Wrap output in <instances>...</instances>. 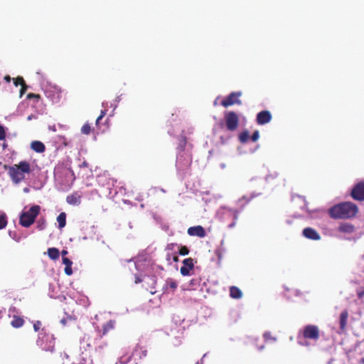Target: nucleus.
Returning a JSON list of instances; mask_svg holds the SVG:
<instances>
[{"label": "nucleus", "mask_w": 364, "mask_h": 364, "mask_svg": "<svg viewBox=\"0 0 364 364\" xmlns=\"http://www.w3.org/2000/svg\"><path fill=\"white\" fill-rule=\"evenodd\" d=\"M36 343L43 350L50 352L54 350L55 343L53 335L48 334L43 331L41 332L38 334Z\"/></svg>", "instance_id": "6"}, {"label": "nucleus", "mask_w": 364, "mask_h": 364, "mask_svg": "<svg viewBox=\"0 0 364 364\" xmlns=\"http://www.w3.org/2000/svg\"><path fill=\"white\" fill-rule=\"evenodd\" d=\"M6 137L5 129L3 126L0 125V140H4Z\"/></svg>", "instance_id": "36"}, {"label": "nucleus", "mask_w": 364, "mask_h": 364, "mask_svg": "<svg viewBox=\"0 0 364 364\" xmlns=\"http://www.w3.org/2000/svg\"><path fill=\"white\" fill-rule=\"evenodd\" d=\"M7 225V217L4 213H0V230L6 228Z\"/></svg>", "instance_id": "28"}, {"label": "nucleus", "mask_w": 364, "mask_h": 364, "mask_svg": "<svg viewBox=\"0 0 364 364\" xmlns=\"http://www.w3.org/2000/svg\"><path fill=\"white\" fill-rule=\"evenodd\" d=\"M223 210H227L228 212L233 215L234 221L228 225V227L230 228H233L236 224V220H237L239 212L235 209L228 208L226 207H221L220 210L218 211V213H220V211Z\"/></svg>", "instance_id": "18"}, {"label": "nucleus", "mask_w": 364, "mask_h": 364, "mask_svg": "<svg viewBox=\"0 0 364 364\" xmlns=\"http://www.w3.org/2000/svg\"><path fill=\"white\" fill-rule=\"evenodd\" d=\"M14 82L16 86H18L19 85H21L25 83L23 77H18L17 78L14 79Z\"/></svg>", "instance_id": "33"}, {"label": "nucleus", "mask_w": 364, "mask_h": 364, "mask_svg": "<svg viewBox=\"0 0 364 364\" xmlns=\"http://www.w3.org/2000/svg\"><path fill=\"white\" fill-rule=\"evenodd\" d=\"M68 254V251L65 250H63L62 252H61V255L63 257H65L66 255Z\"/></svg>", "instance_id": "50"}, {"label": "nucleus", "mask_w": 364, "mask_h": 364, "mask_svg": "<svg viewBox=\"0 0 364 364\" xmlns=\"http://www.w3.org/2000/svg\"><path fill=\"white\" fill-rule=\"evenodd\" d=\"M304 337L299 338L298 343L301 346H309V343L306 341V339H311L314 341H317L319 338V330L316 326L308 325L306 326L303 332Z\"/></svg>", "instance_id": "5"}, {"label": "nucleus", "mask_w": 364, "mask_h": 364, "mask_svg": "<svg viewBox=\"0 0 364 364\" xmlns=\"http://www.w3.org/2000/svg\"><path fill=\"white\" fill-rule=\"evenodd\" d=\"M48 129H49L50 131H52V132H56V127H55V125H50V126L48 127Z\"/></svg>", "instance_id": "48"}, {"label": "nucleus", "mask_w": 364, "mask_h": 364, "mask_svg": "<svg viewBox=\"0 0 364 364\" xmlns=\"http://www.w3.org/2000/svg\"><path fill=\"white\" fill-rule=\"evenodd\" d=\"M264 346H258V347H257V349H258L259 350H263V349H264Z\"/></svg>", "instance_id": "53"}, {"label": "nucleus", "mask_w": 364, "mask_h": 364, "mask_svg": "<svg viewBox=\"0 0 364 364\" xmlns=\"http://www.w3.org/2000/svg\"><path fill=\"white\" fill-rule=\"evenodd\" d=\"M42 88L46 96L53 102H58L60 101L61 97V90L58 86L46 82V84L42 85Z\"/></svg>", "instance_id": "7"}, {"label": "nucleus", "mask_w": 364, "mask_h": 364, "mask_svg": "<svg viewBox=\"0 0 364 364\" xmlns=\"http://www.w3.org/2000/svg\"><path fill=\"white\" fill-rule=\"evenodd\" d=\"M4 79H5L7 82H10V80H11V77H10L9 76H6V77H4Z\"/></svg>", "instance_id": "52"}, {"label": "nucleus", "mask_w": 364, "mask_h": 364, "mask_svg": "<svg viewBox=\"0 0 364 364\" xmlns=\"http://www.w3.org/2000/svg\"><path fill=\"white\" fill-rule=\"evenodd\" d=\"M188 252H189V250L186 247H181V249L179 250V254L181 255H186L188 254Z\"/></svg>", "instance_id": "37"}, {"label": "nucleus", "mask_w": 364, "mask_h": 364, "mask_svg": "<svg viewBox=\"0 0 364 364\" xmlns=\"http://www.w3.org/2000/svg\"><path fill=\"white\" fill-rule=\"evenodd\" d=\"M259 137V131L256 130V131H255V132L253 133L252 136H251V139L253 141H256L258 140Z\"/></svg>", "instance_id": "38"}, {"label": "nucleus", "mask_w": 364, "mask_h": 364, "mask_svg": "<svg viewBox=\"0 0 364 364\" xmlns=\"http://www.w3.org/2000/svg\"><path fill=\"white\" fill-rule=\"evenodd\" d=\"M82 196L77 192L68 195L66 197V202L71 205H79L81 203Z\"/></svg>", "instance_id": "15"}, {"label": "nucleus", "mask_w": 364, "mask_h": 364, "mask_svg": "<svg viewBox=\"0 0 364 364\" xmlns=\"http://www.w3.org/2000/svg\"><path fill=\"white\" fill-rule=\"evenodd\" d=\"M65 273L70 276L73 274L72 266H68L65 267Z\"/></svg>", "instance_id": "39"}, {"label": "nucleus", "mask_w": 364, "mask_h": 364, "mask_svg": "<svg viewBox=\"0 0 364 364\" xmlns=\"http://www.w3.org/2000/svg\"><path fill=\"white\" fill-rule=\"evenodd\" d=\"M37 119V116L36 115H34V114H31L29 115L28 117H27V120L28 121H31L32 119Z\"/></svg>", "instance_id": "46"}, {"label": "nucleus", "mask_w": 364, "mask_h": 364, "mask_svg": "<svg viewBox=\"0 0 364 364\" xmlns=\"http://www.w3.org/2000/svg\"><path fill=\"white\" fill-rule=\"evenodd\" d=\"M230 295L233 299H240L242 293L237 287H231L230 289Z\"/></svg>", "instance_id": "20"}, {"label": "nucleus", "mask_w": 364, "mask_h": 364, "mask_svg": "<svg viewBox=\"0 0 364 364\" xmlns=\"http://www.w3.org/2000/svg\"><path fill=\"white\" fill-rule=\"evenodd\" d=\"M57 221L58 223V228L60 229L64 228L66 224V214L65 213L63 212L60 213L58 216L57 217Z\"/></svg>", "instance_id": "23"}, {"label": "nucleus", "mask_w": 364, "mask_h": 364, "mask_svg": "<svg viewBox=\"0 0 364 364\" xmlns=\"http://www.w3.org/2000/svg\"><path fill=\"white\" fill-rule=\"evenodd\" d=\"M241 95L242 92L240 91L231 92L225 100L222 101L221 105L225 107H228L235 104L241 105L242 102L240 100V97Z\"/></svg>", "instance_id": "10"}, {"label": "nucleus", "mask_w": 364, "mask_h": 364, "mask_svg": "<svg viewBox=\"0 0 364 364\" xmlns=\"http://www.w3.org/2000/svg\"><path fill=\"white\" fill-rule=\"evenodd\" d=\"M183 267H188V269H192L193 268V265H194L193 259L191 258L185 259L183 261Z\"/></svg>", "instance_id": "29"}, {"label": "nucleus", "mask_w": 364, "mask_h": 364, "mask_svg": "<svg viewBox=\"0 0 364 364\" xmlns=\"http://www.w3.org/2000/svg\"><path fill=\"white\" fill-rule=\"evenodd\" d=\"M115 325V321L113 320H109L107 323H106L103 326V332L102 334L105 335L109 331L114 328Z\"/></svg>", "instance_id": "26"}, {"label": "nucleus", "mask_w": 364, "mask_h": 364, "mask_svg": "<svg viewBox=\"0 0 364 364\" xmlns=\"http://www.w3.org/2000/svg\"><path fill=\"white\" fill-rule=\"evenodd\" d=\"M303 235L310 240H319L321 236L314 229L311 228H306L303 230Z\"/></svg>", "instance_id": "14"}, {"label": "nucleus", "mask_w": 364, "mask_h": 364, "mask_svg": "<svg viewBox=\"0 0 364 364\" xmlns=\"http://www.w3.org/2000/svg\"><path fill=\"white\" fill-rule=\"evenodd\" d=\"M30 164L26 161H21L18 164L11 166L9 174L15 184H18L25 178V174L31 172Z\"/></svg>", "instance_id": "3"}, {"label": "nucleus", "mask_w": 364, "mask_h": 364, "mask_svg": "<svg viewBox=\"0 0 364 364\" xmlns=\"http://www.w3.org/2000/svg\"><path fill=\"white\" fill-rule=\"evenodd\" d=\"M46 228V221L42 220L41 222H39L38 224V228L39 230H43Z\"/></svg>", "instance_id": "42"}, {"label": "nucleus", "mask_w": 364, "mask_h": 364, "mask_svg": "<svg viewBox=\"0 0 364 364\" xmlns=\"http://www.w3.org/2000/svg\"><path fill=\"white\" fill-rule=\"evenodd\" d=\"M352 197L358 200H364V181L358 183L352 191Z\"/></svg>", "instance_id": "11"}, {"label": "nucleus", "mask_w": 364, "mask_h": 364, "mask_svg": "<svg viewBox=\"0 0 364 364\" xmlns=\"http://www.w3.org/2000/svg\"><path fill=\"white\" fill-rule=\"evenodd\" d=\"M186 145V140L185 138L182 137L178 147V152L176 159V167L181 174L185 173L192 161L191 154L188 151L185 150Z\"/></svg>", "instance_id": "2"}, {"label": "nucleus", "mask_w": 364, "mask_h": 364, "mask_svg": "<svg viewBox=\"0 0 364 364\" xmlns=\"http://www.w3.org/2000/svg\"><path fill=\"white\" fill-rule=\"evenodd\" d=\"M41 208L38 205L31 206L28 210L25 208L20 215V224L25 228L30 227L40 213Z\"/></svg>", "instance_id": "4"}, {"label": "nucleus", "mask_w": 364, "mask_h": 364, "mask_svg": "<svg viewBox=\"0 0 364 364\" xmlns=\"http://www.w3.org/2000/svg\"><path fill=\"white\" fill-rule=\"evenodd\" d=\"M188 234L191 236L204 237L205 236V231L202 226H193L188 229Z\"/></svg>", "instance_id": "13"}, {"label": "nucleus", "mask_w": 364, "mask_h": 364, "mask_svg": "<svg viewBox=\"0 0 364 364\" xmlns=\"http://www.w3.org/2000/svg\"><path fill=\"white\" fill-rule=\"evenodd\" d=\"M134 275H135V283L136 284H138V283H140L142 282L141 274H135Z\"/></svg>", "instance_id": "40"}, {"label": "nucleus", "mask_w": 364, "mask_h": 364, "mask_svg": "<svg viewBox=\"0 0 364 364\" xmlns=\"http://www.w3.org/2000/svg\"><path fill=\"white\" fill-rule=\"evenodd\" d=\"M41 323L40 321H36L33 324V328H34L35 331H39V329L41 328Z\"/></svg>", "instance_id": "41"}, {"label": "nucleus", "mask_w": 364, "mask_h": 364, "mask_svg": "<svg viewBox=\"0 0 364 364\" xmlns=\"http://www.w3.org/2000/svg\"><path fill=\"white\" fill-rule=\"evenodd\" d=\"M146 266L145 260L141 259L138 257L134 262V267L136 271L143 272Z\"/></svg>", "instance_id": "22"}, {"label": "nucleus", "mask_w": 364, "mask_h": 364, "mask_svg": "<svg viewBox=\"0 0 364 364\" xmlns=\"http://www.w3.org/2000/svg\"><path fill=\"white\" fill-rule=\"evenodd\" d=\"M357 295L359 299H362L364 296V288L357 291Z\"/></svg>", "instance_id": "44"}, {"label": "nucleus", "mask_w": 364, "mask_h": 364, "mask_svg": "<svg viewBox=\"0 0 364 364\" xmlns=\"http://www.w3.org/2000/svg\"><path fill=\"white\" fill-rule=\"evenodd\" d=\"M173 260H174L175 262H177V261H178V257H177V256H175V257H173Z\"/></svg>", "instance_id": "57"}, {"label": "nucleus", "mask_w": 364, "mask_h": 364, "mask_svg": "<svg viewBox=\"0 0 364 364\" xmlns=\"http://www.w3.org/2000/svg\"><path fill=\"white\" fill-rule=\"evenodd\" d=\"M178 287V284L172 279H168L166 281V289H171L173 291Z\"/></svg>", "instance_id": "27"}, {"label": "nucleus", "mask_w": 364, "mask_h": 364, "mask_svg": "<svg viewBox=\"0 0 364 364\" xmlns=\"http://www.w3.org/2000/svg\"><path fill=\"white\" fill-rule=\"evenodd\" d=\"M358 207L351 202H344L335 205L329 209V214L332 218H350L356 215Z\"/></svg>", "instance_id": "1"}, {"label": "nucleus", "mask_w": 364, "mask_h": 364, "mask_svg": "<svg viewBox=\"0 0 364 364\" xmlns=\"http://www.w3.org/2000/svg\"><path fill=\"white\" fill-rule=\"evenodd\" d=\"M48 255L52 259H56L59 257V250L57 248L51 247L48 250Z\"/></svg>", "instance_id": "25"}, {"label": "nucleus", "mask_w": 364, "mask_h": 364, "mask_svg": "<svg viewBox=\"0 0 364 364\" xmlns=\"http://www.w3.org/2000/svg\"><path fill=\"white\" fill-rule=\"evenodd\" d=\"M196 364H203V358L200 360L197 361Z\"/></svg>", "instance_id": "56"}, {"label": "nucleus", "mask_w": 364, "mask_h": 364, "mask_svg": "<svg viewBox=\"0 0 364 364\" xmlns=\"http://www.w3.org/2000/svg\"><path fill=\"white\" fill-rule=\"evenodd\" d=\"M239 139H240V142H242V143L246 142L247 141V139H249L248 132L245 131V132H242L239 136Z\"/></svg>", "instance_id": "31"}, {"label": "nucleus", "mask_w": 364, "mask_h": 364, "mask_svg": "<svg viewBox=\"0 0 364 364\" xmlns=\"http://www.w3.org/2000/svg\"><path fill=\"white\" fill-rule=\"evenodd\" d=\"M191 269H188V267H181V274L183 276H187L189 274V271Z\"/></svg>", "instance_id": "34"}, {"label": "nucleus", "mask_w": 364, "mask_h": 364, "mask_svg": "<svg viewBox=\"0 0 364 364\" xmlns=\"http://www.w3.org/2000/svg\"><path fill=\"white\" fill-rule=\"evenodd\" d=\"M31 149L38 152V153H43L45 151V145L39 141H34L31 144Z\"/></svg>", "instance_id": "19"}, {"label": "nucleus", "mask_w": 364, "mask_h": 364, "mask_svg": "<svg viewBox=\"0 0 364 364\" xmlns=\"http://www.w3.org/2000/svg\"><path fill=\"white\" fill-rule=\"evenodd\" d=\"M61 322H62L63 323H65V320H63H63H61Z\"/></svg>", "instance_id": "58"}, {"label": "nucleus", "mask_w": 364, "mask_h": 364, "mask_svg": "<svg viewBox=\"0 0 364 364\" xmlns=\"http://www.w3.org/2000/svg\"><path fill=\"white\" fill-rule=\"evenodd\" d=\"M62 259L63 263L65 265V267L72 266L73 262L68 257H63Z\"/></svg>", "instance_id": "35"}, {"label": "nucleus", "mask_w": 364, "mask_h": 364, "mask_svg": "<svg viewBox=\"0 0 364 364\" xmlns=\"http://www.w3.org/2000/svg\"><path fill=\"white\" fill-rule=\"evenodd\" d=\"M27 97L29 98V99H31V98H33V97L38 98L39 95H36V94H33V93H29Z\"/></svg>", "instance_id": "45"}, {"label": "nucleus", "mask_w": 364, "mask_h": 364, "mask_svg": "<svg viewBox=\"0 0 364 364\" xmlns=\"http://www.w3.org/2000/svg\"><path fill=\"white\" fill-rule=\"evenodd\" d=\"M120 100H121L120 96H118V97H116V99L114 100V102H115L116 104H115V105H114V109H116V107H117V104L118 102H119V101H120Z\"/></svg>", "instance_id": "47"}, {"label": "nucleus", "mask_w": 364, "mask_h": 364, "mask_svg": "<svg viewBox=\"0 0 364 364\" xmlns=\"http://www.w3.org/2000/svg\"><path fill=\"white\" fill-rule=\"evenodd\" d=\"M220 166L221 168H225V164L222 163V164H220Z\"/></svg>", "instance_id": "55"}, {"label": "nucleus", "mask_w": 364, "mask_h": 364, "mask_svg": "<svg viewBox=\"0 0 364 364\" xmlns=\"http://www.w3.org/2000/svg\"><path fill=\"white\" fill-rule=\"evenodd\" d=\"M105 114H106V110H102L100 115L104 117Z\"/></svg>", "instance_id": "51"}, {"label": "nucleus", "mask_w": 364, "mask_h": 364, "mask_svg": "<svg viewBox=\"0 0 364 364\" xmlns=\"http://www.w3.org/2000/svg\"><path fill=\"white\" fill-rule=\"evenodd\" d=\"M65 176V182L64 183L60 178V176L58 175V173L55 174V181L59 184L58 188L63 191L69 190L71 188L73 181L74 180L73 174L70 171H66Z\"/></svg>", "instance_id": "8"}, {"label": "nucleus", "mask_w": 364, "mask_h": 364, "mask_svg": "<svg viewBox=\"0 0 364 364\" xmlns=\"http://www.w3.org/2000/svg\"><path fill=\"white\" fill-rule=\"evenodd\" d=\"M264 339L266 342H268L269 341L272 342L276 341V338L271 336V333L269 331H266L263 334Z\"/></svg>", "instance_id": "30"}, {"label": "nucleus", "mask_w": 364, "mask_h": 364, "mask_svg": "<svg viewBox=\"0 0 364 364\" xmlns=\"http://www.w3.org/2000/svg\"><path fill=\"white\" fill-rule=\"evenodd\" d=\"M26 89H27V86L25 83L21 85V89L20 90V97H22V95H23V93L25 92Z\"/></svg>", "instance_id": "43"}, {"label": "nucleus", "mask_w": 364, "mask_h": 364, "mask_svg": "<svg viewBox=\"0 0 364 364\" xmlns=\"http://www.w3.org/2000/svg\"><path fill=\"white\" fill-rule=\"evenodd\" d=\"M91 131V127L89 124H85L81 128V132L84 134H89Z\"/></svg>", "instance_id": "32"}, {"label": "nucleus", "mask_w": 364, "mask_h": 364, "mask_svg": "<svg viewBox=\"0 0 364 364\" xmlns=\"http://www.w3.org/2000/svg\"><path fill=\"white\" fill-rule=\"evenodd\" d=\"M225 123L227 129L230 131H234L237 129L239 122V118L234 112H229L225 114Z\"/></svg>", "instance_id": "9"}, {"label": "nucleus", "mask_w": 364, "mask_h": 364, "mask_svg": "<svg viewBox=\"0 0 364 364\" xmlns=\"http://www.w3.org/2000/svg\"><path fill=\"white\" fill-rule=\"evenodd\" d=\"M348 318V312L347 310H344L341 312L339 319L340 329L343 331H345L347 325V320Z\"/></svg>", "instance_id": "17"}, {"label": "nucleus", "mask_w": 364, "mask_h": 364, "mask_svg": "<svg viewBox=\"0 0 364 364\" xmlns=\"http://www.w3.org/2000/svg\"><path fill=\"white\" fill-rule=\"evenodd\" d=\"M259 193H252L251 197L248 198L246 196H242L240 199L238 200V204H241L242 207L245 206L247 203H248L252 198L259 196Z\"/></svg>", "instance_id": "21"}, {"label": "nucleus", "mask_w": 364, "mask_h": 364, "mask_svg": "<svg viewBox=\"0 0 364 364\" xmlns=\"http://www.w3.org/2000/svg\"><path fill=\"white\" fill-rule=\"evenodd\" d=\"M272 119V114L270 112L264 110L259 112L257 115V123L259 125H263L269 123Z\"/></svg>", "instance_id": "12"}, {"label": "nucleus", "mask_w": 364, "mask_h": 364, "mask_svg": "<svg viewBox=\"0 0 364 364\" xmlns=\"http://www.w3.org/2000/svg\"><path fill=\"white\" fill-rule=\"evenodd\" d=\"M355 227L352 224L349 223H341L338 228V230L342 233L346 235H351L355 232Z\"/></svg>", "instance_id": "16"}, {"label": "nucleus", "mask_w": 364, "mask_h": 364, "mask_svg": "<svg viewBox=\"0 0 364 364\" xmlns=\"http://www.w3.org/2000/svg\"><path fill=\"white\" fill-rule=\"evenodd\" d=\"M102 118L103 117L100 115L96 119V124H97Z\"/></svg>", "instance_id": "49"}, {"label": "nucleus", "mask_w": 364, "mask_h": 364, "mask_svg": "<svg viewBox=\"0 0 364 364\" xmlns=\"http://www.w3.org/2000/svg\"><path fill=\"white\" fill-rule=\"evenodd\" d=\"M23 192L24 193H28L29 192V188H23Z\"/></svg>", "instance_id": "54"}, {"label": "nucleus", "mask_w": 364, "mask_h": 364, "mask_svg": "<svg viewBox=\"0 0 364 364\" xmlns=\"http://www.w3.org/2000/svg\"><path fill=\"white\" fill-rule=\"evenodd\" d=\"M23 319L18 316H14L11 322V326L14 328H20L23 325Z\"/></svg>", "instance_id": "24"}]
</instances>
